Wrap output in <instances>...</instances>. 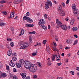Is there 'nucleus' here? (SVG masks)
Wrapping results in <instances>:
<instances>
[{"instance_id": "1", "label": "nucleus", "mask_w": 79, "mask_h": 79, "mask_svg": "<svg viewBox=\"0 0 79 79\" xmlns=\"http://www.w3.org/2000/svg\"><path fill=\"white\" fill-rule=\"evenodd\" d=\"M23 64L26 69H28L32 73H35L37 69V65L35 64H31L30 62H29V61H25Z\"/></svg>"}, {"instance_id": "2", "label": "nucleus", "mask_w": 79, "mask_h": 79, "mask_svg": "<svg viewBox=\"0 0 79 79\" xmlns=\"http://www.w3.org/2000/svg\"><path fill=\"white\" fill-rule=\"evenodd\" d=\"M56 22L57 25H58L59 27H61L62 29H63V30H64V31H66V30H67V27L65 25H63L62 23L60 22L59 20L56 19Z\"/></svg>"}, {"instance_id": "3", "label": "nucleus", "mask_w": 79, "mask_h": 79, "mask_svg": "<svg viewBox=\"0 0 79 79\" xmlns=\"http://www.w3.org/2000/svg\"><path fill=\"white\" fill-rule=\"evenodd\" d=\"M49 5L50 6H52V3L50 1H48L45 4L44 7L46 10H47L49 8Z\"/></svg>"}, {"instance_id": "4", "label": "nucleus", "mask_w": 79, "mask_h": 79, "mask_svg": "<svg viewBox=\"0 0 79 79\" xmlns=\"http://www.w3.org/2000/svg\"><path fill=\"white\" fill-rule=\"evenodd\" d=\"M44 24L45 22H44V20L43 19H40L39 20L38 23V25L40 26V27H42V26H44Z\"/></svg>"}, {"instance_id": "5", "label": "nucleus", "mask_w": 79, "mask_h": 79, "mask_svg": "<svg viewBox=\"0 0 79 79\" xmlns=\"http://www.w3.org/2000/svg\"><path fill=\"white\" fill-rule=\"evenodd\" d=\"M20 75L23 79H25V78L26 77V73H20Z\"/></svg>"}, {"instance_id": "6", "label": "nucleus", "mask_w": 79, "mask_h": 79, "mask_svg": "<svg viewBox=\"0 0 79 79\" xmlns=\"http://www.w3.org/2000/svg\"><path fill=\"white\" fill-rule=\"evenodd\" d=\"M12 53H13V51L12 50L10 49L8 50L7 52V54L8 56H10L12 55Z\"/></svg>"}, {"instance_id": "7", "label": "nucleus", "mask_w": 79, "mask_h": 79, "mask_svg": "<svg viewBox=\"0 0 79 79\" xmlns=\"http://www.w3.org/2000/svg\"><path fill=\"white\" fill-rule=\"evenodd\" d=\"M56 61H60L61 60V58H60V56L56 55Z\"/></svg>"}, {"instance_id": "8", "label": "nucleus", "mask_w": 79, "mask_h": 79, "mask_svg": "<svg viewBox=\"0 0 79 79\" xmlns=\"http://www.w3.org/2000/svg\"><path fill=\"white\" fill-rule=\"evenodd\" d=\"M59 11L60 15V16H64V15H65L64 14V11L63 10H60Z\"/></svg>"}, {"instance_id": "9", "label": "nucleus", "mask_w": 79, "mask_h": 79, "mask_svg": "<svg viewBox=\"0 0 79 79\" xmlns=\"http://www.w3.org/2000/svg\"><path fill=\"white\" fill-rule=\"evenodd\" d=\"M27 47H29V45H24L20 47V49H24V48H26Z\"/></svg>"}, {"instance_id": "10", "label": "nucleus", "mask_w": 79, "mask_h": 79, "mask_svg": "<svg viewBox=\"0 0 79 79\" xmlns=\"http://www.w3.org/2000/svg\"><path fill=\"white\" fill-rule=\"evenodd\" d=\"M29 19H30V18L28 17H27L26 16H25L23 17V21H25V20H26L27 21H28Z\"/></svg>"}, {"instance_id": "11", "label": "nucleus", "mask_w": 79, "mask_h": 79, "mask_svg": "<svg viewBox=\"0 0 79 79\" xmlns=\"http://www.w3.org/2000/svg\"><path fill=\"white\" fill-rule=\"evenodd\" d=\"M66 41L68 44H71L73 42V40L70 39L69 40H66Z\"/></svg>"}, {"instance_id": "12", "label": "nucleus", "mask_w": 79, "mask_h": 79, "mask_svg": "<svg viewBox=\"0 0 79 79\" xmlns=\"http://www.w3.org/2000/svg\"><path fill=\"white\" fill-rule=\"evenodd\" d=\"M16 65V66L18 68H21V64H20L18 63H15Z\"/></svg>"}, {"instance_id": "13", "label": "nucleus", "mask_w": 79, "mask_h": 79, "mask_svg": "<svg viewBox=\"0 0 79 79\" xmlns=\"http://www.w3.org/2000/svg\"><path fill=\"white\" fill-rule=\"evenodd\" d=\"M29 42L30 43V44L31 45V44L32 42V37L31 36H29Z\"/></svg>"}, {"instance_id": "14", "label": "nucleus", "mask_w": 79, "mask_h": 79, "mask_svg": "<svg viewBox=\"0 0 79 79\" xmlns=\"http://www.w3.org/2000/svg\"><path fill=\"white\" fill-rule=\"evenodd\" d=\"M26 26L27 27H33V26H34V24H27L26 25Z\"/></svg>"}, {"instance_id": "15", "label": "nucleus", "mask_w": 79, "mask_h": 79, "mask_svg": "<svg viewBox=\"0 0 79 79\" xmlns=\"http://www.w3.org/2000/svg\"><path fill=\"white\" fill-rule=\"evenodd\" d=\"M19 62L20 64H22L24 63V60L21 59L19 61Z\"/></svg>"}, {"instance_id": "16", "label": "nucleus", "mask_w": 79, "mask_h": 79, "mask_svg": "<svg viewBox=\"0 0 79 79\" xmlns=\"http://www.w3.org/2000/svg\"><path fill=\"white\" fill-rule=\"evenodd\" d=\"M15 13V11H13V12L10 13V18H13V17H14V13Z\"/></svg>"}, {"instance_id": "17", "label": "nucleus", "mask_w": 79, "mask_h": 79, "mask_svg": "<svg viewBox=\"0 0 79 79\" xmlns=\"http://www.w3.org/2000/svg\"><path fill=\"white\" fill-rule=\"evenodd\" d=\"M74 19H72L70 22V24H72V25H73L74 24Z\"/></svg>"}, {"instance_id": "18", "label": "nucleus", "mask_w": 79, "mask_h": 79, "mask_svg": "<svg viewBox=\"0 0 79 79\" xmlns=\"http://www.w3.org/2000/svg\"><path fill=\"white\" fill-rule=\"evenodd\" d=\"M72 8L73 10H75L76 9V5H73L72 6Z\"/></svg>"}, {"instance_id": "19", "label": "nucleus", "mask_w": 79, "mask_h": 79, "mask_svg": "<svg viewBox=\"0 0 79 79\" xmlns=\"http://www.w3.org/2000/svg\"><path fill=\"white\" fill-rule=\"evenodd\" d=\"M37 66H38L39 67H40V68H42V64H41V63L38 62L37 64Z\"/></svg>"}, {"instance_id": "20", "label": "nucleus", "mask_w": 79, "mask_h": 79, "mask_svg": "<svg viewBox=\"0 0 79 79\" xmlns=\"http://www.w3.org/2000/svg\"><path fill=\"white\" fill-rule=\"evenodd\" d=\"M55 58V55H52V61H53V60Z\"/></svg>"}, {"instance_id": "21", "label": "nucleus", "mask_w": 79, "mask_h": 79, "mask_svg": "<svg viewBox=\"0 0 79 79\" xmlns=\"http://www.w3.org/2000/svg\"><path fill=\"white\" fill-rule=\"evenodd\" d=\"M4 15H6L7 14V12L5 11H3L1 12Z\"/></svg>"}, {"instance_id": "22", "label": "nucleus", "mask_w": 79, "mask_h": 79, "mask_svg": "<svg viewBox=\"0 0 79 79\" xmlns=\"http://www.w3.org/2000/svg\"><path fill=\"white\" fill-rule=\"evenodd\" d=\"M78 11L77 10L75 9L73 11V12L74 14H77L78 13Z\"/></svg>"}, {"instance_id": "23", "label": "nucleus", "mask_w": 79, "mask_h": 79, "mask_svg": "<svg viewBox=\"0 0 79 79\" xmlns=\"http://www.w3.org/2000/svg\"><path fill=\"white\" fill-rule=\"evenodd\" d=\"M73 31H76L77 30V28L76 27H74L72 28Z\"/></svg>"}, {"instance_id": "24", "label": "nucleus", "mask_w": 79, "mask_h": 79, "mask_svg": "<svg viewBox=\"0 0 79 79\" xmlns=\"http://www.w3.org/2000/svg\"><path fill=\"white\" fill-rule=\"evenodd\" d=\"M6 76V74L5 73H2V77H5Z\"/></svg>"}, {"instance_id": "25", "label": "nucleus", "mask_w": 79, "mask_h": 79, "mask_svg": "<svg viewBox=\"0 0 79 79\" xmlns=\"http://www.w3.org/2000/svg\"><path fill=\"white\" fill-rule=\"evenodd\" d=\"M9 65L10 66H12V67H14L15 66V64L13 63H9Z\"/></svg>"}, {"instance_id": "26", "label": "nucleus", "mask_w": 79, "mask_h": 79, "mask_svg": "<svg viewBox=\"0 0 79 79\" xmlns=\"http://www.w3.org/2000/svg\"><path fill=\"white\" fill-rule=\"evenodd\" d=\"M20 45H24V43L23 41L20 42L19 43Z\"/></svg>"}, {"instance_id": "27", "label": "nucleus", "mask_w": 79, "mask_h": 79, "mask_svg": "<svg viewBox=\"0 0 79 79\" xmlns=\"http://www.w3.org/2000/svg\"><path fill=\"white\" fill-rule=\"evenodd\" d=\"M17 60V59L16 58V57H14L12 58V60L13 61H15L16 60Z\"/></svg>"}, {"instance_id": "28", "label": "nucleus", "mask_w": 79, "mask_h": 79, "mask_svg": "<svg viewBox=\"0 0 79 79\" xmlns=\"http://www.w3.org/2000/svg\"><path fill=\"white\" fill-rule=\"evenodd\" d=\"M55 39L56 41H58V36L56 35H55Z\"/></svg>"}, {"instance_id": "29", "label": "nucleus", "mask_w": 79, "mask_h": 79, "mask_svg": "<svg viewBox=\"0 0 79 79\" xmlns=\"http://www.w3.org/2000/svg\"><path fill=\"white\" fill-rule=\"evenodd\" d=\"M61 5H59V8L58 9V11H61Z\"/></svg>"}, {"instance_id": "30", "label": "nucleus", "mask_w": 79, "mask_h": 79, "mask_svg": "<svg viewBox=\"0 0 79 79\" xmlns=\"http://www.w3.org/2000/svg\"><path fill=\"white\" fill-rule=\"evenodd\" d=\"M78 42L77 40H75L73 43V45H75L76 44H77Z\"/></svg>"}, {"instance_id": "31", "label": "nucleus", "mask_w": 79, "mask_h": 79, "mask_svg": "<svg viewBox=\"0 0 79 79\" xmlns=\"http://www.w3.org/2000/svg\"><path fill=\"white\" fill-rule=\"evenodd\" d=\"M10 45H11L12 47H13V46H14V45H15V44L13 42H11L10 43Z\"/></svg>"}, {"instance_id": "32", "label": "nucleus", "mask_w": 79, "mask_h": 79, "mask_svg": "<svg viewBox=\"0 0 79 79\" xmlns=\"http://www.w3.org/2000/svg\"><path fill=\"white\" fill-rule=\"evenodd\" d=\"M14 3L15 4H18L19 3L18 2V0H15L14 2Z\"/></svg>"}, {"instance_id": "33", "label": "nucleus", "mask_w": 79, "mask_h": 79, "mask_svg": "<svg viewBox=\"0 0 79 79\" xmlns=\"http://www.w3.org/2000/svg\"><path fill=\"white\" fill-rule=\"evenodd\" d=\"M48 66H51V65L52 64V63H51V62L50 61H48Z\"/></svg>"}, {"instance_id": "34", "label": "nucleus", "mask_w": 79, "mask_h": 79, "mask_svg": "<svg viewBox=\"0 0 79 79\" xmlns=\"http://www.w3.org/2000/svg\"><path fill=\"white\" fill-rule=\"evenodd\" d=\"M12 55L13 56H16V53H13L12 54Z\"/></svg>"}, {"instance_id": "35", "label": "nucleus", "mask_w": 79, "mask_h": 79, "mask_svg": "<svg viewBox=\"0 0 79 79\" xmlns=\"http://www.w3.org/2000/svg\"><path fill=\"white\" fill-rule=\"evenodd\" d=\"M7 40L8 41V42H10V41H11L12 40V39H11L9 38H7Z\"/></svg>"}, {"instance_id": "36", "label": "nucleus", "mask_w": 79, "mask_h": 79, "mask_svg": "<svg viewBox=\"0 0 79 79\" xmlns=\"http://www.w3.org/2000/svg\"><path fill=\"white\" fill-rule=\"evenodd\" d=\"M6 2V1H5L4 0L1 1H0V3H5Z\"/></svg>"}, {"instance_id": "37", "label": "nucleus", "mask_w": 79, "mask_h": 79, "mask_svg": "<svg viewBox=\"0 0 79 79\" xmlns=\"http://www.w3.org/2000/svg\"><path fill=\"white\" fill-rule=\"evenodd\" d=\"M6 70H7V71H8V70H10V67H9V66L8 65H6Z\"/></svg>"}, {"instance_id": "38", "label": "nucleus", "mask_w": 79, "mask_h": 79, "mask_svg": "<svg viewBox=\"0 0 79 79\" xmlns=\"http://www.w3.org/2000/svg\"><path fill=\"white\" fill-rule=\"evenodd\" d=\"M4 25L5 23H0V26H4Z\"/></svg>"}, {"instance_id": "39", "label": "nucleus", "mask_w": 79, "mask_h": 79, "mask_svg": "<svg viewBox=\"0 0 79 79\" xmlns=\"http://www.w3.org/2000/svg\"><path fill=\"white\" fill-rule=\"evenodd\" d=\"M46 51H47V52H48L49 54H50V49H46Z\"/></svg>"}, {"instance_id": "40", "label": "nucleus", "mask_w": 79, "mask_h": 79, "mask_svg": "<svg viewBox=\"0 0 79 79\" xmlns=\"http://www.w3.org/2000/svg\"><path fill=\"white\" fill-rule=\"evenodd\" d=\"M33 21V20H32V19H30L28 20V23H32Z\"/></svg>"}, {"instance_id": "41", "label": "nucleus", "mask_w": 79, "mask_h": 79, "mask_svg": "<svg viewBox=\"0 0 79 79\" xmlns=\"http://www.w3.org/2000/svg\"><path fill=\"white\" fill-rule=\"evenodd\" d=\"M61 62L60 63H57L56 64V65H57V66H61Z\"/></svg>"}, {"instance_id": "42", "label": "nucleus", "mask_w": 79, "mask_h": 79, "mask_svg": "<svg viewBox=\"0 0 79 79\" xmlns=\"http://www.w3.org/2000/svg\"><path fill=\"white\" fill-rule=\"evenodd\" d=\"M70 73L72 75H74V71H70Z\"/></svg>"}, {"instance_id": "43", "label": "nucleus", "mask_w": 79, "mask_h": 79, "mask_svg": "<svg viewBox=\"0 0 79 79\" xmlns=\"http://www.w3.org/2000/svg\"><path fill=\"white\" fill-rule=\"evenodd\" d=\"M41 27L44 29H46V27H45V26H41Z\"/></svg>"}, {"instance_id": "44", "label": "nucleus", "mask_w": 79, "mask_h": 79, "mask_svg": "<svg viewBox=\"0 0 79 79\" xmlns=\"http://www.w3.org/2000/svg\"><path fill=\"white\" fill-rule=\"evenodd\" d=\"M33 77V78H36L37 77V76L36 75H34Z\"/></svg>"}, {"instance_id": "45", "label": "nucleus", "mask_w": 79, "mask_h": 79, "mask_svg": "<svg viewBox=\"0 0 79 79\" xmlns=\"http://www.w3.org/2000/svg\"><path fill=\"white\" fill-rule=\"evenodd\" d=\"M6 46L8 48H10V46L9 45L6 44Z\"/></svg>"}, {"instance_id": "46", "label": "nucleus", "mask_w": 79, "mask_h": 79, "mask_svg": "<svg viewBox=\"0 0 79 79\" xmlns=\"http://www.w3.org/2000/svg\"><path fill=\"white\" fill-rule=\"evenodd\" d=\"M61 5L62 6L64 7L65 6V4L64 3V2H62L61 3Z\"/></svg>"}, {"instance_id": "47", "label": "nucleus", "mask_w": 79, "mask_h": 79, "mask_svg": "<svg viewBox=\"0 0 79 79\" xmlns=\"http://www.w3.org/2000/svg\"><path fill=\"white\" fill-rule=\"evenodd\" d=\"M52 50L53 51H57L56 49L55 48V47L52 48Z\"/></svg>"}, {"instance_id": "48", "label": "nucleus", "mask_w": 79, "mask_h": 79, "mask_svg": "<svg viewBox=\"0 0 79 79\" xmlns=\"http://www.w3.org/2000/svg\"><path fill=\"white\" fill-rule=\"evenodd\" d=\"M13 79H18V77L16 76H13Z\"/></svg>"}, {"instance_id": "49", "label": "nucleus", "mask_w": 79, "mask_h": 79, "mask_svg": "<svg viewBox=\"0 0 79 79\" xmlns=\"http://www.w3.org/2000/svg\"><path fill=\"white\" fill-rule=\"evenodd\" d=\"M26 15L27 16H29V12H27L26 14Z\"/></svg>"}, {"instance_id": "50", "label": "nucleus", "mask_w": 79, "mask_h": 79, "mask_svg": "<svg viewBox=\"0 0 79 79\" xmlns=\"http://www.w3.org/2000/svg\"><path fill=\"white\" fill-rule=\"evenodd\" d=\"M46 43V40H43V44H44V45H45Z\"/></svg>"}, {"instance_id": "51", "label": "nucleus", "mask_w": 79, "mask_h": 79, "mask_svg": "<svg viewBox=\"0 0 79 79\" xmlns=\"http://www.w3.org/2000/svg\"><path fill=\"white\" fill-rule=\"evenodd\" d=\"M17 1L18 2V3H19V2H23V0H17Z\"/></svg>"}, {"instance_id": "52", "label": "nucleus", "mask_w": 79, "mask_h": 79, "mask_svg": "<svg viewBox=\"0 0 79 79\" xmlns=\"http://www.w3.org/2000/svg\"><path fill=\"white\" fill-rule=\"evenodd\" d=\"M37 55V54L36 53H32V56H35Z\"/></svg>"}, {"instance_id": "53", "label": "nucleus", "mask_w": 79, "mask_h": 79, "mask_svg": "<svg viewBox=\"0 0 79 79\" xmlns=\"http://www.w3.org/2000/svg\"><path fill=\"white\" fill-rule=\"evenodd\" d=\"M36 44L37 45H38V46H40V45H41V44H40V43H37Z\"/></svg>"}, {"instance_id": "54", "label": "nucleus", "mask_w": 79, "mask_h": 79, "mask_svg": "<svg viewBox=\"0 0 79 79\" xmlns=\"http://www.w3.org/2000/svg\"><path fill=\"white\" fill-rule=\"evenodd\" d=\"M20 35H23V31L22 30H21Z\"/></svg>"}, {"instance_id": "55", "label": "nucleus", "mask_w": 79, "mask_h": 79, "mask_svg": "<svg viewBox=\"0 0 79 79\" xmlns=\"http://www.w3.org/2000/svg\"><path fill=\"white\" fill-rule=\"evenodd\" d=\"M69 2V0H67L66 2V4H68Z\"/></svg>"}, {"instance_id": "56", "label": "nucleus", "mask_w": 79, "mask_h": 79, "mask_svg": "<svg viewBox=\"0 0 79 79\" xmlns=\"http://www.w3.org/2000/svg\"><path fill=\"white\" fill-rule=\"evenodd\" d=\"M59 48L60 49H62V45H60L59 46Z\"/></svg>"}, {"instance_id": "57", "label": "nucleus", "mask_w": 79, "mask_h": 79, "mask_svg": "<svg viewBox=\"0 0 79 79\" xmlns=\"http://www.w3.org/2000/svg\"><path fill=\"white\" fill-rule=\"evenodd\" d=\"M16 69L15 68H14L13 69V71L14 72H16Z\"/></svg>"}, {"instance_id": "58", "label": "nucleus", "mask_w": 79, "mask_h": 79, "mask_svg": "<svg viewBox=\"0 0 79 79\" xmlns=\"http://www.w3.org/2000/svg\"><path fill=\"white\" fill-rule=\"evenodd\" d=\"M25 79H30V77L27 76V77Z\"/></svg>"}, {"instance_id": "59", "label": "nucleus", "mask_w": 79, "mask_h": 79, "mask_svg": "<svg viewBox=\"0 0 79 79\" xmlns=\"http://www.w3.org/2000/svg\"><path fill=\"white\" fill-rule=\"evenodd\" d=\"M74 37H75V38H77V37H78L77 35H74Z\"/></svg>"}, {"instance_id": "60", "label": "nucleus", "mask_w": 79, "mask_h": 79, "mask_svg": "<svg viewBox=\"0 0 79 79\" xmlns=\"http://www.w3.org/2000/svg\"><path fill=\"white\" fill-rule=\"evenodd\" d=\"M47 49H50V47H49V46H48L47 47V48H46V50Z\"/></svg>"}, {"instance_id": "61", "label": "nucleus", "mask_w": 79, "mask_h": 79, "mask_svg": "<svg viewBox=\"0 0 79 79\" xmlns=\"http://www.w3.org/2000/svg\"><path fill=\"white\" fill-rule=\"evenodd\" d=\"M69 19L68 18H66L65 20H66V21H68L69 20Z\"/></svg>"}, {"instance_id": "62", "label": "nucleus", "mask_w": 79, "mask_h": 79, "mask_svg": "<svg viewBox=\"0 0 79 79\" xmlns=\"http://www.w3.org/2000/svg\"><path fill=\"white\" fill-rule=\"evenodd\" d=\"M76 70H77V71H79V67H76Z\"/></svg>"}, {"instance_id": "63", "label": "nucleus", "mask_w": 79, "mask_h": 79, "mask_svg": "<svg viewBox=\"0 0 79 79\" xmlns=\"http://www.w3.org/2000/svg\"><path fill=\"white\" fill-rule=\"evenodd\" d=\"M44 18L45 19H47V14H45L44 15Z\"/></svg>"}, {"instance_id": "64", "label": "nucleus", "mask_w": 79, "mask_h": 79, "mask_svg": "<svg viewBox=\"0 0 79 79\" xmlns=\"http://www.w3.org/2000/svg\"><path fill=\"white\" fill-rule=\"evenodd\" d=\"M57 79H62L61 77H57Z\"/></svg>"}]
</instances>
